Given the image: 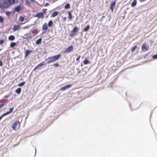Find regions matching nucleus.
<instances>
[{"label": "nucleus", "instance_id": "obj_13", "mask_svg": "<svg viewBox=\"0 0 157 157\" xmlns=\"http://www.w3.org/2000/svg\"><path fill=\"white\" fill-rule=\"evenodd\" d=\"M24 36L25 37H24V39H25L31 38L32 37L31 34L30 33H26L24 35Z\"/></svg>", "mask_w": 157, "mask_h": 157}, {"label": "nucleus", "instance_id": "obj_6", "mask_svg": "<svg viewBox=\"0 0 157 157\" xmlns=\"http://www.w3.org/2000/svg\"><path fill=\"white\" fill-rule=\"evenodd\" d=\"M73 50V47L72 45H71L67 47L64 51V53H69Z\"/></svg>", "mask_w": 157, "mask_h": 157}, {"label": "nucleus", "instance_id": "obj_3", "mask_svg": "<svg viewBox=\"0 0 157 157\" xmlns=\"http://www.w3.org/2000/svg\"><path fill=\"white\" fill-rule=\"evenodd\" d=\"M9 6L8 0H3L1 1L0 2V9H3L5 7H7Z\"/></svg>", "mask_w": 157, "mask_h": 157}, {"label": "nucleus", "instance_id": "obj_38", "mask_svg": "<svg viewBox=\"0 0 157 157\" xmlns=\"http://www.w3.org/2000/svg\"><path fill=\"white\" fill-rule=\"evenodd\" d=\"M152 58L154 59H156L157 58V53L156 55H154L152 56Z\"/></svg>", "mask_w": 157, "mask_h": 157}, {"label": "nucleus", "instance_id": "obj_31", "mask_svg": "<svg viewBox=\"0 0 157 157\" xmlns=\"http://www.w3.org/2000/svg\"><path fill=\"white\" fill-rule=\"evenodd\" d=\"M25 82H21V83H19L18 85V86H23V85H24L25 84Z\"/></svg>", "mask_w": 157, "mask_h": 157}, {"label": "nucleus", "instance_id": "obj_29", "mask_svg": "<svg viewBox=\"0 0 157 157\" xmlns=\"http://www.w3.org/2000/svg\"><path fill=\"white\" fill-rule=\"evenodd\" d=\"M137 46L136 45L134 46L133 48L131 49V51L132 52H133L137 48Z\"/></svg>", "mask_w": 157, "mask_h": 157}, {"label": "nucleus", "instance_id": "obj_21", "mask_svg": "<svg viewBox=\"0 0 157 157\" xmlns=\"http://www.w3.org/2000/svg\"><path fill=\"white\" fill-rule=\"evenodd\" d=\"M8 2L10 6L11 4H14L15 3V0H8Z\"/></svg>", "mask_w": 157, "mask_h": 157}, {"label": "nucleus", "instance_id": "obj_30", "mask_svg": "<svg viewBox=\"0 0 157 157\" xmlns=\"http://www.w3.org/2000/svg\"><path fill=\"white\" fill-rule=\"evenodd\" d=\"M65 8L66 9H68L70 8V5L69 3L67 4L65 6Z\"/></svg>", "mask_w": 157, "mask_h": 157}, {"label": "nucleus", "instance_id": "obj_25", "mask_svg": "<svg viewBox=\"0 0 157 157\" xmlns=\"http://www.w3.org/2000/svg\"><path fill=\"white\" fill-rule=\"evenodd\" d=\"M90 63V62L86 59H85L83 61V63L84 64H87Z\"/></svg>", "mask_w": 157, "mask_h": 157}, {"label": "nucleus", "instance_id": "obj_35", "mask_svg": "<svg viewBox=\"0 0 157 157\" xmlns=\"http://www.w3.org/2000/svg\"><path fill=\"white\" fill-rule=\"evenodd\" d=\"M4 21V19L2 16H0V22L2 23Z\"/></svg>", "mask_w": 157, "mask_h": 157}, {"label": "nucleus", "instance_id": "obj_7", "mask_svg": "<svg viewBox=\"0 0 157 157\" xmlns=\"http://www.w3.org/2000/svg\"><path fill=\"white\" fill-rule=\"evenodd\" d=\"M44 13H43L42 12L41 13H36L35 16V17H36L38 18H42L43 19L44 17Z\"/></svg>", "mask_w": 157, "mask_h": 157}, {"label": "nucleus", "instance_id": "obj_26", "mask_svg": "<svg viewBox=\"0 0 157 157\" xmlns=\"http://www.w3.org/2000/svg\"><path fill=\"white\" fill-rule=\"evenodd\" d=\"M21 89L20 88H17L16 90V92L18 94H20L21 91Z\"/></svg>", "mask_w": 157, "mask_h": 157}, {"label": "nucleus", "instance_id": "obj_39", "mask_svg": "<svg viewBox=\"0 0 157 157\" xmlns=\"http://www.w3.org/2000/svg\"><path fill=\"white\" fill-rule=\"evenodd\" d=\"M80 57H81L80 56H79L77 58H76V60L77 61L80 58Z\"/></svg>", "mask_w": 157, "mask_h": 157}, {"label": "nucleus", "instance_id": "obj_27", "mask_svg": "<svg viewBox=\"0 0 157 157\" xmlns=\"http://www.w3.org/2000/svg\"><path fill=\"white\" fill-rule=\"evenodd\" d=\"M42 40V39L41 38L39 39L38 40L36 41V43L38 44H40Z\"/></svg>", "mask_w": 157, "mask_h": 157}, {"label": "nucleus", "instance_id": "obj_40", "mask_svg": "<svg viewBox=\"0 0 157 157\" xmlns=\"http://www.w3.org/2000/svg\"><path fill=\"white\" fill-rule=\"evenodd\" d=\"M5 116L4 114H3L2 116H0V121L1 120V119H2V118L4 117V116Z\"/></svg>", "mask_w": 157, "mask_h": 157}, {"label": "nucleus", "instance_id": "obj_15", "mask_svg": "<svg viewBox=\"0 0 157 157\" xmlns=\"http://www.w3.org/2000/svg\"><path fill=\"white\" fill-rule=\"evenodd\" d=\"M31 52H32V51L31 50H27L25 52V57L26 58Z\"/></svg>", "mask_w": 157, "mask_h": 157}, {"label": "nucleus", "instance_id": "obj_1", "mask_svg": "<svg viewBox=\"0 0 157 157\" xmlns=\"http://www.w3.org/2000/svg\"><path fill=\"white\" fill-rule=\"evenodd\" d=\"M53 24V21L52 20L49 21L48 24L46 23H44L42 26V30L43 31L42 34H44L46 32H48L49 30L48 29V26L49 27H52Z\"/></svg>", "mask_w": 157, "mask_h": 157}, {"label": "nucleus", "instance_id": "obj_16", "mask_svg": "<svg viewBox=\"0 0 157 157\" xmlns=\"http://www.w3.org/2000/svg\"><path fill=\"white\" fill-rule=\"evenodd\" d=\"M22 9V8L19 6L15 7V10L16 12H19Z\"/></svg>", "mask_w": 157, "mask_h": 157}, {"label": "nucleus", "instance_id": "obj_43", "mask_svg": "<svg viewBox=\"0 0 157 157\" xmlns=\"http://www.w3.org/2000/svg\"><path fill=\"white\" fill-rule=\"evenodd\" d=\"M30 2L32 3H34L35 2V0H30Z\"/></svg>", "mask_w": 157, "mask_h": 157}, {"label": "nucleus", "instance_id": "obj_14", "mask_svg": "<svg viewBox=\"0 0 157 157\" xmlns=\"http://www.w3.org/2000/svg\"><path fill=\"white\" fill-rule=\"evenodd\" d=\"M13 109H14V108H10L9 109V111H7L5 113H4V115L5 116H6V115H7L10 114L13 111Z\"/></svg>", "mask_w": 157, "mask_h": 157}, {"label": "nucleus", "instance_id": "obj_32", "mask_svg": "<svg viewBox=\"0 0 157 157\" xmlns=\"http://www.w3.org/2000/svg\"><path fill=\"white\" fill-rule=\"evenodd\" d=\"M53 66L55 67H56L59 66V64L58 63H54L53 64Z\"/></svg>", "mask_w": 157, "mask_h": 157}, {"label": "nucleus", "instance_id": "obj_19", "mask_svg": "<svg viewBox=\"0 0 157 157\" xmlns=\"http://www.w3.org/2000/svg\"><path fill=\"white\" fill-rule=\"evenodd\" d=\"M59 13L57 11H55L53 12L51 15V17H55L57 16L58 14Z\"/></svg>", "mask_w": 157, "mask_h": 157}, {"label": "nucleus", "instance_id": "obj_44", "mask_svg": "<svg viewBox=\"0 0 157 157\" xmlns=\"http://www.w3.org/2000/svg\"><path fill=\"white\" fill-rule=\"evenodd\" d=\"M140 2H144L146 0H138Z\"/></svg>", "mask_w": 157, "mask_h": 157}, {"label": "nucleus", "instance_id": "obj_41", "mask_svg": "<svg viewBox=\"0 0 157 157\" xmlns=\"http://www.w3.org/2000/svg\"><path fill=\"white\" fill-rule=\"evenodd\" d=\"M67 18L66 17H64L63 19V21H65L66 20Z\"/></svg>", "mask_w": 157, "mask_h": 157}, {"label": "nucleus", "instance_id": "obj_36", "mask_svg": "<svg viewBox=\"0 0 157 157\" xmlns=\"http://www.w3.org/2000/svg\"><path fill=\"white\" fill-rule=\"evenodd\" d=\"M30 25H28L23 27V29H28L30 27Z\"/></svg>", "mask_w": 157, "mask_h": 157}, {"label": "nucleus", "instance_id": "obj_4", "mask_svg": "<svg viewBox=\"0 0 157 157\" xmlns=\"http://www.w3.org/2000/svg\"><path fill=\"white\" fill-rule=\"evenodd\" d=\"M79 31V28L76 26L74 27L71 33L69 34V36L71 37L76 36Z\"/></svg>", "mask_w": 157, "mask_h": 157}, {"label": "nucleus", "instance_id": "obj_10", "mask_svg": "<svg viewBox=\"0 0 157 157\" xmlns=\"http://www.w3.org/2000/svg\"><path fill=\"white\" fill-rule=\"evenodd\" d=\"M72 86V85L71 84L66 85L65 86H64L62 88H61L60 89V90H62V91H64V90H66V89Z\"/></svg>", "mask_w": 157, "mask_h": 157}, {"label": "nucleus", "instance_id": "obj_24", "mask_svg": "<svg viewBox=\"0 0 157 157\" xmlns=\"http://www.w3.org/2000/svg\"><path fill=\"white\" fill-rule=\"evenodd\" d=\"M26 4L29 6H30L31 5V3L29 0L26 1L25 2Z\"/></svg>", "mask_w": 157, "mask_h": 157}, {"label": "nucleus", "instance_id": "obj_33", "mask_svg": "<svg viewBox=\"0 0 157 157\" xmlns=\"http://www.w3.org/2000/svg\"><path fill=\"white\" fill-rule=\"evenodd\" d=\"M33 33H35V34H36L37 33V30L36 29H34L32 32Z\"/></svg>", "mask_w": 157, "mask_h": 157}, {"label": "nucleus", "instance_id": "obj_42", "mask_svg": "<svg viewBox=\"0 0 157 157\" xmlns=\"http://www.w3.org/2000/svg\"><path fill=\"white\" fill-rule=\"evenodd\" d=\"M3 65V62L2 61H0V66H2Z\"/></svg>", "mask_w": 157, "mask_h": 157}, {"label": "nucleus", "instance_id": "obj_37", "mask_svg": "<svg viewBox=\"0 0 157 157\" xmlns=\"http://www.w3.org/2000/svg\"><path fill=\"white\" fill-rule=\"evenodd\" d=\"M4 40H0V45L2 44L4 42Z\"/></svg>", "mask_w": 157, "mask_h": 157}, {"label": "nucleus", "instance_id": "obj_8", "mask_svg": "<svg viewBox=\"0 0 157 157\" xmlns=\"http://www.w3.org/2000/svg\"><path fill=\"white\" fill-rule=\"evenodd\" d=\"M46 63H44V61H43L42 62H41L39 64L37 65L33 69V71H36V70H38L39 69V67L44 65H46Z\"/></svg>", "mask_w": 157, "mask_h": 157}, {"label": "nucleus", "instance_id": "obj_46", "mask_svg": "<svg viewBox=\"0 0 157 157\" xmlns=\"http://www.w3.org/2000/svg\"><path fill=\"white\" fill-rule=\"evenodd\" d=\"M80 73V71H79L78 72V74H79Z\"/></svg>", "mask_w": 157, "mask_h": 157}, {"label": "nucleus", "instance_id": "obj_34", "mask_svg": "<svg viewBox=\"0 0 157 157\" xmlns=\"http://www.w3.org/2000/svg\"><path fill=\"white\" fill-rule=\"evenodd\" d=\"M0 103H0V109L3 106L5 105V103L3 102H0Z\"/></svg>", "mask_w": 157, "mask_h": 157}, {"label": "nucleus", "instance_id": "obj_28", "mask_svg": "<svg viewBox=\"0 0 157 157\" xmlns=\"http://www.w3.org/2000/svg\"><path fill=\"white\" fill-rule=\"evenodd\" d=\"M25 17L23 16H20L19 20L21 22H23L25 20Z\"/></svg>", "mask_w": 157, "mask_h": 157}, {"label": "nucleus", "instance_id": "obj_12", "mask_svg": "<svg viewBox=\"0 0 157 157\" xmlns=\"http://www.w3.org/2000/svg\"><path fill=\"white\" fill-rule=\"evenodd\" d=\"M21 27L20 25H15L13 29V31H17L20 29Z\"/></svg>", "mask_w": 157, "mask_h": 157}, {"label": "nucleus", "instance_id": "obj_47", "mask_svg": "<svg viewBox=\"0 0 157 157\" xmlns=\"http://www.w3.org/2000/svg\"><path fill=\"white\" fill-rule=\"evenodd\" d=\"M9 97V96H6L5 97V98H7Z\"/></svg>", "mask_w": 157, "mask_h": 157}, {"label": "nucleus", "instance_id": "obj_17", "mask_svg": "<svg viewBox=\"0 0 157 157\" xmlns=\"http://www.w3.org/2000/svg\"><path fill=\"white\" fill-rule=\"evenodd\" d=\"M67 13L68 14V18L70 20H71L72 18V16L71 13V12L69 11L67 12Z\"/></svg>", "mask_w": 157, "mask_h": 157}, {"label": "nucleus", "instance_id": "obj_45", "mask_svg": "<svg viewBox=\"0 0 157 157\" xmlns=\"http://www.w3.org/2000/svg\"><path fill=\"white\" fill-rule=\"evenodd\" d=\"M49 5V4L48 3H46L45 5V6H47Z\"/></svg>", "mask_w": 157, "mask_h": 157}, {"label": "nucleus", "instance_id": "obj_18", "mask_svg": "<svg viewBox=\"0 0 157 157\" xmlns=\"http://www.w3.org/2000/svg\"><path fill=\"white\" fill-rule=\"evenodd\" d=\"M15 39V36L13 35H10L9 36L8 39L10 40H13Z\"/></svg>", "mask_w": 157, "mask_h": 157}, {"label": "nucleus", "instance_id": "obj_9", "mask_svg": "<svg viewBox=\"0 0 157 157\" xmlns=\"http://www.w3.org/2000/svg\"><path fill=\"white\" fill-rule=\"evenodd\" d=\"M115 5H116L115 1H114L113 2H112L110 4V9L112 11V12H113V9L115 8Z\"/></svg>", "mask_w": 157, "mask_h": 157}, {"label": "nucleus", "instance_id": "obj_23", "mask_svg": "<svg viewBox=\"0 0 157 157\" xmlns=\"http://www.w3.org/2000/svg\"><path fill=\"white\" fill-rule=\"evenodd\" d=\"M16 45V43L15 42H12L10 44V47L12 48L14 47Z\"/></svg>", "mask_w": 157, "mask_h": 157}, {"label": "nucleus", "instance_id": "obj_2", "mask_svg": "<svg viewBox=\"0 0 157 157\" xmlns=\"http://www.w3.org/2000/svg\"><path fill=\"white\" fill-rule=\"evenodd\" d=\"M61 54H59L53 56L51 57H49L48 59H49L47 63L49 64L51 63H53L56 61L58 60L61 57Z\"/></svg>", "mask_w": 157, "mask_h": 157}, {"label": "nucleus", "instance_id": "obj_20", "mask_svg": "<svg viewBox=\"0 0 157 157\" xmlns=\"http://www.w3.org/2000/svg\"><path fill=\"white\" fill-rule=\"evenodd\" d=\"M90 25H88L83 29V31L84 32H86L89 30L90 29Z\"/></svg>", "mask_w": 157, "mask_h": 157}, {"label": "nucleus", "instance_id": "obj_5", "mask_svg": "<svg viewBox=\"0 0 157 157\" xmlns=\"http://www.w3.org/2000/svg\"><path fill=\"white\" fill-rule=\"evenodd\" d=\"M149 46L146 42L144 43L141 46V49L144 51H147L149 50Z\"/></svg>", "mask_w": 157, "mask_h": 157}, {"label": "nucleus", "instance_id": "obj_22", "mask_svg": "<svg viewBox=\"0 0 157 157\" xmlns=\"http://www.w3.org/2000/svg\"><path fill=\"white\" fill-rule=\"evenodd\" d=\"M136 0H133V2L131 3V6L132 7H134L136 5Z\"/></svg>", "mask_w": 157, "mask_h": 157}, {"label": "nucleus", "instance_id": "obj_11", "mask_svg": "<svg viewBox=\"0 0 157 157\" xmlns=\"http://www.w3.org/2000/svg\"><path fill=\"white\" fill-rule=\"evenodd\" d=\"M18 124H20L19 122L18 121H15L12 124V128L13 129L15 130L17 125Z\"/></svg>", "mask_w": 157, "mask_h": 157}]
</instances>
